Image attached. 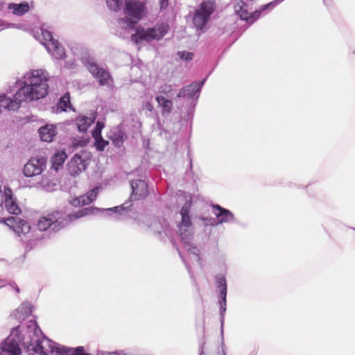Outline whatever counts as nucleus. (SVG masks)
I'll return each mask as SVG.
<instances>
[{
  "mask_svg": "<svg viewBox=\"0 0 355 355\" xmlns=\"http://www.w3.org/2000/svg\"><path fill=\"white\" fill-rule=\"evenodd\" d=\"M16 291H17V293H19V289L17 288L16 289Z\"/></svg>",
  "mask_w": 355,
  "mask_h": 355,
  "instance_id": "37998d69",
  "label": "nucleus"
},
{
  "mask_svg": "<svg viewBox=\"0 0 355 355\" xmlns=\"http://www.w3.org/2000/svg\"><path fill=\"white\" fill-rule=\"evenodd\" d=\"M217 286L220 288V301L221 307L223 308V304L224 305L223 310H225L226 306V296H227V284L226 280L224 277H220L217 279Z\"/></svg>",
  "mask_w": 355,
  "mask_h": 355,
  "instance_id": "aec40b11",
  "label": "nucleus"
},
{
  "mask_svg": "<svg viewBox=\"0 0 355 355\" xmlns=\"http://www.w3.org/2000/svg\"><path fill=\"white\" fill-rule=\"evenodd\" d=\"M46 164V159L43 157H31L24 165L23 173L28 178L39 175L45 169Z\"/></svg>",
  "mask_w": 355,
  "mask_h": 355,
  "instance_id": "0eeeda50",
  "label": "nucleus"
},
{
  "mask_svg": "<svg viewBox=\"0 0 355 355\" xmlns=\"http://www.w3.org/2000/svg\"><path fill=\"white\" fill-rule=\"evenodd\" d=\"M98 190H99L98 187H95L93 189L89 191L86 193L87 196L89 197L88 198L91 202H92L93 201H94L96 199L97 195L98 193Z\"/></svg>",
  "mask_w": 355,
  "mask_h": 355,
  "instance_id": "f704fd0d",
  "label": "nucleus"
},
{
  "mask_svg": "<svg viewBox=\"0 0 355 355\" xmlns=\"http://www.w3.org/2000/svg\"><path fill=\"white\" fill-rule=\"evenodd\" d=\"M146 107L150 111L153 110V105L150 103H147Z\"/></svg>",
  "mask_w": 355,
  "mask_h": 355,
  "instance_id": "a19ab883",
  "label": "nucleus"
},
{
  "mask_svg": "<svg viewBox=\"0 0 355 355\" xmlns=\"http://www.w3.org/2000/svg\"><path fill=\"white\" fill-rule=\"evenodd\" d=\"M122 4V0H107V5L110 9L116 11Z\"/></svg>",
  "mask_w": 355,
  "mask_h": 355,
  "instance_id": "7c9ffc66",
  "label": "nucleus"
},
{
  "mask_svg": "<svg viewBox=\"0 0 355 355\" xmlns=\"http://www.w3.org/2000/svg\"><path fill=\"white\" fill-rule=\"evenodd\" d=\"M17 223L18 224H17V225L13 231L18 236H21V234L25 235L30 232L31 225H29V223L27 221H26L21 218H19Z\"/></svg>",
  "mask_w": 355,
  "mask_h": 355,
  "instance_id": "5701e85b",
  "label": "nucleus"
},
{
  "mask_svg": "<svg viewBox=\"0 0 355 355\" xmlns=\"http://www.w3.org/2000/svg\"><path fill=\"white\" fill-rule=\"evenodd\" d=\"M94 210H95V208L91 207L83 208L81 209H79L77 211H75L73 213H71V214L66 215V216L64 214L63 227L71 222H73L78 218H80L82 217H84V216H86L93 214Z\"/></svg>",
  "mask_w": 355,
  "mask_h": 355,
  "instance_id": "9b49d317",
  "label": "nucleus"
},
{
  "mask_svg": "<svg viewBox=\"0 0 355 355\" xmlns=\"http://www.w3.org/2000/svg\"><path fill=\"white\" fill-rule=\"evenodd\" d=\"M88 198L86 193L79 197H75L70 201V204L76 207L89 205L91 202Z\"/></svg>",
  "mask_w": 355,
  "mask_h": 355,
  "instance_id": "a878e982",
  "label": "nucleus"
},
{
  "mask_svg": "<svg viewBox=\"0 0 355 355\" xmlns=\"http://www.w3.org/2000/svg\"><path fill=\"white\" fill-rule=\"evenodd\" d=\"M19 218H20L17 217V216H11V217H8L7 218H4L3 222L11 230H14L17 224H18L17 222L19 220Z\"/></svg>",
  "mask_w": 355,
  "mask_h": 355,
  "instance_id": "cd10ccee",
  "label": "nucleus"
},
{
  "mask_svg": "<svg viewBox=\"0 0 355 355\" xmlns=\"http://www.w3.org/2000/svg\"><path fill=\"white\" fill-rule=\"evenodd\" d=\"M64 214L58 210H53L46 214V215L40 217L37 226L40 231H45L51 226L55 225L53 230H59L63 227Z\"/></svg>",
  "mask_w": 355,
  "mask_h": 355,
  "instance_id": "20e7f679",
  "label": "nucleus"
},
{
  "mask_svg": "<svg viewBox=\"0 0 355 355\" xmlns=\"http://www.w3.org/2000/svg\"><path fill=\"white\" fill-rule=\"evenodd\" d=\"M14 100L7 97L6 95H0V112L2 108L8 110H16L20 107L21 102H26V101H19L14 96Z\"/></svg>",
  "mask_w": 355,
  "mask_h": 355,
  "instance_id": "f8f14e48",
  "label": "nucleus"
},
{
  "mask_svg": "<svg viewBox=\"0 0 355 355\" xmlns=\"http://www.w3.org/2000/svg\"><path fill=\"white\" fill-rule=\"evenodd\" d=\"M156 101L157 102L159 107H162V114H169L173 107V102L171 100L166 98L164 96H159L156 97Z\"/></svg>",
  "mask_w": 355,
  "mask_h": 355,
  "instance_id": "412c9836",
  "label": "nucleus"
},
{
  "mask_svg": "<svg viewBox=\"0 0 355 355\" xmlns=\"http://www.w3.org/2000/svg\"><path fill=\"white\" fill-rule=\"evenodd\" d=\"M132 189V198L137 200L146 198L148 196V185L144 180H136L131 182Z\"/></svg>",
  "mask_w": 355,
  "mask_h": 355,
  "instance_id": "9d476101",
  "label": "nucleus"
},
{
  "mask_svg": "<svg viewBox=\"0 0 355 355\" xmlns=\"http://www.w3.org/2000/svg\"><path fill=\"white\" fill-rule=\"evenodd\" d=\"M87 153L81 151L75 154L67 164V170L72 176H77L85 171L88 165Z\"/></svg>",
  "mask_w": 355,
  "mask_h": 355,
  "instance_id": "423d86ee",
  "label": "nucleus"
},
{
  "mask_svg": "<svg viewBox=\"0 0 355 355\" xmlns=\"http://www.w3.org/2000/svg\"><path fill=\"white\" fill-rule=\"evenodd\" d=\"M42 35L45 43L56 41V40L53 37L51 32L48 30L42 29Z\"/></svg>",
  "mask_w": 355,
  "mask_h": 355,
  "instance_id": "473e14b6",
  "label": "nucleus"
},
{
  "mask_svg": "<svg viewBox=\"0 0 355 355\" xmlns=\"http://www.w3.org/2000/svg\"><path fill=\"white\" fill-rule=\"evenodd\" d=\"M31 355H35V354H31Z\"/></svg>",
  "mask_w": 355,
  "mask_h": 355,
  "instance_id": "c03bdc74",
  "label": "nucleus"
},
{
  "mask_svg": "<svg viewBox=\"0 0 355 355\" xmlns=\"http://www.w3.org/2000/svg\"><path fill=\"white\" fill-rule=\"evenodd\" d=\"M71 106L70 94L69 92L65 93L59 100L57 107L61 111H66Z\"/></svg>",
  "mask_w": 355,
  "mask_h": 355,
  "instance_id": "393cba45",
  "label": "nucleus"
},
{
  "mask_svg": "<svg viewBox=\"0 0 355 355\" xmlns=\"http://www.w3.org/2000/svg\"><path fill=\"white\" fill-rule=\"evenodd\" d=\"M214 10V1H207L200 3L196 10L193 22L198 29H202L208 22L210 15Z\"/></svg>",
  "mask_w": 355,
  "mask_h": 355,
  "instance_id": "39448f33",
  "label": "nucleus"
},
{
  "mask_svg": "<svg viewBox=\"0 0 355 355\" xmlns=\"http://www.w3.org/2000/svg\"><path fill=\"white\" fill-rule=\"evenodd\" d=\"M168 5V0H159L160 8H166Z\"/></svg>",
  "mask_w": 355,
  "mask_h": 355,
  "instance_id": "ea45409f",
  "label": "nucleus"
},
{
  "mask_svg": "<svg viewBox=\"0 0 355 355\" xmlns=\"http://www.w3.org/2000/svg\"><path fill=\"white\" fill-rule=\"evenodd\" d=\"M24 85L15 93L19 101H32L45 97L48 94V73L42 69L27 72L24 77Z\"/></svg>",
  "mask_w": 355,
  "mask_h": 355,
  "instance_id": "f03ea898",
  "label": "nucleus"
},
{
  "mask_svg": "<svg viewBox=\"0 0 355 355\" xmlns=\"http://www.w3.org/2000/svg\"><path fill=\"white\" fill-rule=\"evenodd\" d=\"M178 54L182 59H184L186 60H191L193 56L192 53L179 52Z\"/></svg>",
  "mask_w": 355,
  "mask_h": 355,
  "instance_id": "4c0bfd02",
  "label": "nucleus"
},
{
  "mask_svg": "<svg viewBox=\"0 0 355 355\" xmlns=\"http://www.w3.org/2000/svg\"><path fill=\"white\" fill-rule=\"evenodd\" d=\"M104 128V123L101 121H98L96 124L94 130L92 131V135L94 139H97L101 136L102 129Z\"/></svg>",
  "mask_w": 355,
  "mask_h": 355,
  "instance_id": "c85d7f7f",
  "label": "nucleus"
},
{
  "mask_svg": "<svg viewBox=\"0 0 355 355\" xmlns=\"http://www.w3.org/2000/svg\"><path fill=\"white\" fill-rule=\"evenodd\" d=\"M47 51L51 53V55L55 59H62L64 58L65 51L64 48L59 44L58 40L49 42L44 43Z\"/></svg>",
  "mask_w": 355,
  "mask_h": 355,
  "instance_id": "2eb2a0df",
  "label": "nucleus"
},
{
  "mask_svg": "<svg viewBox=\"0 0 355 355\" xmlns=\"http://www.w3.org/2000/svg\"><path fill=\"white\" fill-rule=\"evenodd\" d=\"M191 208V204L186 202L182 207L180 214L182 216V220L180 225L182 227H189L191 225V220L189 217V211Z\"/></svg>",
  "mask_w": 355,
  "mask_h": 355,
  "instance_id": "6ab92c4d",
  "label": "nucleus"
},
{
  "mask_svg": "<svg viewBox=\"0 0 355 355\" xmlns=\"http://www.w3.org/2000/svg\"><path fill=\"white\" fill-rule=\"evenodd\" d=\"M8 8L11 10L14 15L21 16L29 11L30 6L28 2L24 1L21 3H9Z\"/></svg>",
  "mask_w": 355,
  "mask_h": 355,
  "instance_id": "a211bd4d",
  "label": "nucleus"
},
{
  "mask_svg": "<svg viewBox=\"0 0 355 355\" xmlns=\"http://www.w3.org/2000/svg\"><path fill=\"white\" fill-rule=\"evenodd\" d=\"M204 82L205 80H202L200 83L194 82L189 85L184 87L178 94L177 96L178 98L193 97L195 94L200 89Z\"/></svg>",
  "mask_w": 355,
  "mask_h": 355,
  "instance_id": "ddd939ff",
  "label": "nucleus"
},
{
  "mask_svg": "<svg viewBox=\"0 0 355 355\" xmlns=\"http://www.w3.org/2000/svg\"><path fill=\"white\" fill-rule=\"evenodd\" d=\"M143 32L142 29L139 28L137 30L135 34L131 35V40L135 44H139L144 41V37L142 36Z\"/></svg>",
  "mask_w": 355,
  "mask_h": 355,
  "instance_id": "2f4dec72",
  "label": "nucleus"
},
{
  "mask_svg": "<svg viewBox=\"0 0 355 355\" xmlns=\"http://www.w3.org/2000/svg\"><path fill=\"white\" fill-rule=\"evenodd\" d=\"M4 200L8 199H12V191L10 188H4V193L3 194Z\"/></svg>",
  "mask_w": 355,
  "mask_h": 355,
  "instance_id": "58836bf2",
  "label": "nucleus"
},
{
  "mask_svg": "<svg viewBox=\"0 0 355 355\" xmlns=\"http://www.w3.org/2000/svg\"><path fill=\"white\" fill-rule=\"evenodd\" d=\"M123 12L130 23H137L146 15V2L144 0H125Z\"/></svg>",
  "mask_w": 355,
  "mask_h": 355,
  "instance_id": "7ed1b4c3",
  "label": "nucleus"
},
{
  "mask_svg": "<svg viewBox=\"0 0 355 355\" xmlns=\"http://www.w3.org/2000/svg\"><path fill=\"white\" fill-rule=\"evenodd\" d=\"M85 144H86V141H83V144H78V145H79V146H85Z\"/></svg>",
  "mask_w": 355,
  "mask_h": 355,
  "instance_id": "79ce46f5",
  "label": "nucleus"
},
{
  "mask_svg": "<svg viewBox=\"0 0 355 355\" xmlns=\"http://www.w3.org/2000/svg\"><path fill=\"white\" fill-rule=\"evenodd\" d=\"M238 6H239V9L236 10V12L241 19L248 20L252 18L251 14L247 10V6L242 1L238 3Z\"/></svg>",
  "mask_w": 355,
  "mask_h": 355,
  "instance_id": "bb28decb",
  "label": "nucleus"
},
{
  "mask_svg": "<svg viewBox=\"0 0 355 355\" xmlns=\"http://www.w3.org/2000/svg\"><path fill=\"white\" fill-rule=\"evenodd\" d=\"M89 72L98 80L101 85H109L112 80L111 76L108 71L99 67L96 64L90 63L88 66Z\"/></svg>",
  "mask_w": 355,
  "mask_h": 355,
  "instance_id": "1a4fd4ad",
  "label": "nucleus"
},
{
  "mask_svg": "<svg viewBox=\"0 0 355 355\" xmlns=\"http://www.w3.org/2000/svg\"><path fill=\"white\" fill-rule=\"evenodd\" d=\"M212 208L220 223H227L234 220V214L228 209L223 208L218 205H213Z\"/></svg>",
  "mask_w": 355,
  "mask_h": 355,
  "instance_id": "dca6fc26",
  "label": "nucleus"
},
{
  "mask_svg": "<svg viewBox=\"0 0 355 355\" xmlns=\"http://www.w3.org/2000/svg\"><path fill=\"white\" fill-rule=\"evenodd\" d=\"M5 207L8 211L10 214L18 215L21 213V209L19 207L15 200L12 199H8L4 200Z\"/></svg>",
  "mask_w": 355,
  "mask_h": 355,
  "instance_id": "b1692460",
  "label": "nucleus"
},
{
  "mask_svg": "<svg viewBox=\"0 0 355 355\" xmlns=\"http://www.w3.org/2000/svg\"><path fill=\"white\" fill-rule=\"evenodd\" d=\"M23 336H20L21 331L19 326L12 329L10 334L1 344V349L2 352L7 353L9 355H20L21 349L19 343L26 346L35 353L41 355H48V351L44 347L45 343H48V340L45 339H40L37 336V330L35 328L27 327L26 329L22 330Z\"/></svg>",
  "mask_w": 355,
  "mask_h": 355,
  "instance_id": "f257e3e1",
  "label": "nucleus"
},
{
  "mask_svg": "<svg viewBox=\"0 0 355 355\" xmlns=\"http://www.w3.org/2000/svg\"><path fill=\"white\" fill-rule=\"evenodd\" d=\"M144 41L150 42L153 40H161L168 32V25L161 24L154 28H141Z\"/></svg>",
  "mask_w": 355,
  "mask_h": 355,
  "instance_id": "6e6552de",
  "label": "nucleus"
},
{
  "mask_svg": "<svg viewBox=\"0 0 355 355\" xmlns=\"http://www.w3.org/2000/svg\"><path fill=\"white\" fill-rule=\"evenodd\" d=\"M39 134L42 141L51 142L57 134L56 126L46 125L39 129Z\"/></svg>",
  "mask_w": 355,
  "mask_h": 355,
  "instance_id": "4468645a",
  "label": "nucleus"
},
{
  "mask_svg": "<svg viewBox=\"0 0 355 355\" xmlns=\"http://www.w3.org/2000/svg\"><path fill=\"white\" fill-rule=\"evenodd\" d=\"M172 86L171 85L164 84V85L161 86L159 92L163 94H168L172 91Z\"/></svg>",
  "mask_w": 355,
  "mask_h": 355,
  "instance_id": "e433bc0d",
  "label": "nucleus"
},
{
  "mask_svg": "<svg viewBox=\"0 0 355 355\" xmlns=\"http://www.w3.org/2000/svg\"><path fill=\"white\" fill-rule=\"evenodd\" d=\"M96 148L100 150H103L108 142L103 139L102 137L95 139Z\"/></svg>",
  "mask_w": 355,
  "mask_h": 355,
  "instance_id": "72a5a7b5",
  "label": "nucleus"
},
{
  "mask_svg": "<svg viewBox=\"0 0 355 355\" xmlns=\"http://www.w3.org/2000/svg\"><path fill=\"white\" fill-rule=\"evenodd\" d=\"M95 120V116L91 117L79 116L76 119V123L77 125L78 131L80 132H86L91 125L94 123Z\"/></svg>",
  "mask_w": 355,
  "mask_h": 355,
  "instance_id": "f3484780",
  "label": "nucleus"
},
{
  "mask_svg": "<svg viewBox=\"0 0 355 355\" xmlns=\"http://www.w3.org/2000/svg\"><path fill=\"white\" fill-rule=\"evenodd\" d=\"M67 156L64 151H59L55 153L51 158L52 167L58 171L62 166Z\"/></svg>",
  "mask_w": 355,
  "mask_h": 355,
  "instance_id": "4be33fe9",
  "label": "nucleus"
},
{
  "mask_svg": "<svg viewBox=\"0 0 355 355\" xmlns=\"http://www.w3.org/2000/svg\"><path fill=\"white\" fill-rule=\"evenodd\" d=\"M64 355H86L84 353V350L83 347H77L76 349H64L63 351Z\"/></svg>",
  "mask_w": 355,
  "mask_h": 355,
  "instance_id": "c756f323",
  "label": "nucleus"
},
{
  "mask_svg": "<svg viewBox=\"0 0 355 355\" xmlns=\"http://www.w3.org/2000/svg\"><path fill=\"white\" fill-rule=\"evenodd\" d=\"M112 141L114 145L119 146L123 143V136L121 134L114 135L112 137Z\"/></svg>",
  "mask_w": 355,
  "mask_h": 355,
  "instance_id": "c9c22d12",
  "label": "nucleus"
}]
</instances>
